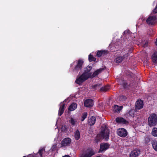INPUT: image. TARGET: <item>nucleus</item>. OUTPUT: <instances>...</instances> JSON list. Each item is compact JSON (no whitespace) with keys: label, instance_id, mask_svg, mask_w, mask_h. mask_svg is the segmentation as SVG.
I'll return each mask as SVG.
<instances>
[{"label":"nucleus","instance_id":"nucleus-12","mask_svg":"<svg viewBox=\"0 0 157 157\" xmlns=\"http://www.w3.org/2000/svg\"><path fill=\"white\" fill-rule=\"evenodd\" d=\"M92 67L91 66H88L85 68L84 69V72L82 73H85V75L89 78H90L92 73L90 72V71L92 69Z\"/></svg>","mask_w":157,"mask_h":157},{"label":"nucleus","instance_id":"nucleus-20","mask_svg":"<svg viewBox=\"0 0 157 157\" xmlns=\"http://www.w3.org/2000/svg\"><path fill=\"white\" fill-rule=\"evenodd\" d=\"M102 86V84L101 83H98L96 84H95L92 86V89L94 90H98L100 91V89L101 88Z\"/></svg>","mask_w":157,"mask_h":157},{"label":"nucleus","instance_id":"nucleus-10","mask_svg":"<svg viewBox=\"0 0 157 157\" xmlns=\"http://www.w3.org/2000/svg\"><path fill=\"white\" fill-rule=\"evenodd\" d=\"M71 142V140L69 138H66L63 139L61 142V147H65L69 145Z\"/></svg>","mask_w":157,"mask_h":157},{"label":"nucleus","instance_id":"nucleus-31","mask_svg":"<svg viewBox=\"0 0 157 157\" xmlns=\"http://www.w3.org/2000/svg\"><path fill=\"white\" fill-rule=\"evenodd\" d=\"M127 99L126 96L124 95H121L119 97V99L120 101H125Z\"/></svg>","mask_w":157,"mask_h":157},{"label":"nucleus","instance_id":"nucleus-35","mask_svg":"<svg viewBox=\"0 0 157 157\" xmlns=\"http://www.w3.org/2000/svg\"><path fill=\"white\" fill-rule=\"evenodd\" d=\"M65 105V104L64 103L62 104V105L60 107V108L64 110Z\"/></svg>","mask_w":157,"mask_h":157},{"label":"nucleus","instance_id":"nucleus-14","mask_svg":"<svg viewBox=\"0 0 157 157\" xmlns=\"http://www.w3.org/2000/svg\"><path fill=\"white\" fill-rule=\"evenodd\" d=\"M115 120L116 122L120 124H128V121H127L124 118L120 117H117L116 119Z\"/></svg>","mask_w":157,"mask_h":157},{"label":"nucleus","instance_id":"nucleus-25","mask_svg":"<svg viewBox=\"0 0 157 157\" xmlns=\"http://www.w3.org/2000/svg\"><path fill=\"white\" fill-rule=\"evenodd\" d=\"M151 139L150 136H147L144 138V142L145 144H147L149 143Z\"/></svg>","mask_w":157,"mask_h":157},{"label":"nucleus","instance_id":"nucleus-26","mask_svg":"<svg viewBox=\"0 0 157 157\" xmlns=\"http://www.w3.org/2000/svg\"><path fill=\"white\" fill-rule=\"evenodd\" d=\"M151 134L154 136H157V128L154 127L152 129L151 132Z\"/></svg>","mask_w":157,"mask_h":157},{"label":"nucleus","instance_id":"nucleus-17","mask_svg":"<svg viewBox=\"0 0 157 157\" xmlns=\"http://www.w3.org/2000/svg\"><path fill=\"white\" fill-rule=\"evenodd\" d=\"M96 120V117L91 116L88 120V124L90 126H92L94 124Z\"/></svg>","mask_w":157,"mask_h":157},{"label":"nucleus","instance_id":"nucleus-11","mask_svg":"<svg viewBox=\"0 0 157 157\" xmlns=\"http://www.w3.org/2000/svg\"><path fill=\"white\" fill-rule=\"evenodd\" d=\"M94 105V101L92 99H87L84 102V106L87 107H91Z\"/></svg>","mask_w":157,"mask_h":157},{"label":"nucleus","instance_id":"nucleus-15","mask_svg":"<svg viewBox=\"0 0 157 157\" xmlns=\"http://www.w3.org/2000/svg\"><path fill=\"white\" fill-rule=\"evenodd\" d=\"M104 69H105L104 68H101L97 69L94 71L92 75H91V76L90 78H92L95 77L96 76L98 75L99 74L101 73L104 70Z\"/></svg>","mask_w":157,"mask_h":157},{"label":"nucleus","instance_id":"nucleus-8","mask_svg":"<svg viewBox=\"0 0 157 157\" xmlns=\"http://www.w3.org/2000/svg\"><path fill=\"white\" fill-rule=\"evenodd\" d=\"M94 154L95 153L93 150H87L81 156V157H91L94 155Z\"/></svg>","mask_w":157,"mask_h":157},{"label":"nucleus","instance_id":"nucleus-22","mask_svg":"<svg viewBox=\"0 0 157 157\" xmlns=\"http://www.w3.org/2000/svg\"><path fill=\"white\" fill-rule=\"evenodd\" d=\"M151 144L154 150L157 151V141L155 139L151 141Z\"/></svg>","mask_w":157,"mask_h":157},{"label":"nucleus","instance_id":"nucleus-41","mask_svg":"<svg viewBox=\"0 0 157 157\" xmlns=\"http://www.w3.org/2000/svg\"><path fill=\"white\" fill-rule=\"evenodd\" d=\"M23 157H27L26 156H24Z\"/></svg>","mask_w":157,"mask_h":157},{"label":"nucleus","instance_id":"nucleus-34","mask_svg":"<svg viewBox=\"0 0 157 157\" xmlns=\"http://www.w3.org/2000/svg\"><path fill=\"white\" fill-rule=\"evenodd\" d=\"M64 109H61L59 108V112H58V115L59 116H61L62 114L63 113L64 111Z\"/></svg>","mask_w":157,"mask_h":157},{"label":"nucleus","instance_id":"nucleus-32","mask_svg":"<svg viewBox=\"0 0 157 157\" xmlns=\"http://www.w3.org/2000/svg\"><path fill=\"white\" fill-rule=\"evenodd\" d=\"M122 86L124 89H127L129 87L128 83L125 81H123V82Z\"/></svg>","mask_w":157,"mask_h":157},{"label":"nucleus","instance_id":"nucleus-40","mask_svg":"<svg viewBox=\"0 0 157 157\" xmlns=\"http://www.w3.org/2000/svg\"><path fill=\"white\" fill-rule=\"evenodd\" d=\"M141 20H144V18L143 17H142V18H141Z\"/></svg>","mask_w":157,"mask_h":157},{"label":"nucleus","instance_id":"nucleus-36","mask_svg":"<svg viewBox=\"0 0 157 157\" xmlns=\"http://www.w3.org/2000/svg\"><path fill=\"white\" fill-rule=\"evenodd\" d=\"M153 13H157V5L155 7L153 11Z\"/></svg>","mask_w":157,"mask_h":157},{"label":"nucleus","instance_id":"nucleus-29","mask_svg":"<svg viewBox=\"0 0 157 157\" xmlns=\"http://www.w3.org/2000/svg\"><path fill=\"white\" fill-rule=\"evenodd\" d=\"M89 60L90 62H91L92 61H95L96 60V59L94 58L93 56L91 55L90 54L89 55Z\"/></svg>","mask_w":157,"mask_h":157},{"label":"nucleus","instance_id":"nucleus-28","mask_svg":"<svg viewBox=\"0 0 157 157\" xmlns=\"http://www.w3.org/2000/svg\"><path fill=\"white\" fill-rule=\"evenodd\" d=\"M77 121L76 119L71 117L69 120V122L72 125L74 126L77 122Z\"/></svg>","mask_w":157,"mask_h":157},{"label":"nucleus","instance_id":"nucleus-5","mask_svg":"<svg viewBox=\"0 0 157 157\" xmlns=\"http://www.w3.org/2000/svg\"><path fill=\"white\" fill-rule=\"evenodd\" d=\"M110 145L108 143H103L100 144V149L98 151V153H101L105 151L109 148Z\"/></svg>","mask_w":157,"mask_h":157},{"label":"nucleus","instance_id":"nucleus-33","mask_svg":"<svg viewBox=\"0 0 157 157\" xmlns=\"http://www.w3.org/2000/svg\"><path fill=\"white\" fill-rule=\"evenodd\" d=\"M45 149L44 148H42L40 149L38 152V153L39 154L40 156V157H42V154L44 151H45Z\"/></svg>","mask_w":157,"mask_h":157},{"label":"nucleus","instance_id":"nucleus-4","mask_svg":"<svg viewBox=\"0 0 157 157\" xmlns=\"http://www.w3.org/2000/svg\"><path fill=\"white\" fill-rule=\"evenodd\" d=\"M89 78V77L86 76L85 73H82L79 77H77L75 81V82L78 84L81 85Z\"/></svg>","mask_w":157,"mask_h":157},{"label":"nucleus","instance_id":"nucleus-9","mask_svg":"<svg viewBox=\"0 0 157 157\" xmlns=\"http://www.w3.org/2000/svg\"><path fill=\"white\" fill-rule=\"evenodd\" d=\"M140 153V150L136 149L131 151L129 154V157H138Z\"/></svg>","mask_w":157,"mask_h":157},{"label":"nucleus","instance_id":"nucleus-21","mask_svg":"<svg viewBox=\"0 0 157 157\" xmlns=\"http://www.w3.org/2000/svg\"><path fill=\"white\" fill-rule=\"evenodd\" d=\"M74 137L76 140H78L80 137V133L78 129L76 130L75 132Z\"/></svg>","mask_w":157,"mask_h":157},{"label":"nucleus","instance_id":"nucleus-18","mask_svg":"<svg viewBox=\"0 0 157 157\" xmlns=\"http://www.w3.org/2000/svg\"><path fill=\"white\" fill-rule=\"evenodd\" d=\"M123 107L122 105L119 106L117 105H115L114 107V112L117 113H120Z\"/></svg>","mask_w":157,"mask_h":157},{"label":"nucleus","instance_id":"nucleus-27","mask_svg":"<svg viewBox=\"0 0 157 157\" xmlns=\"http://www.w3.org/2000/svg\"><path fill=\"white\" fill-rule=\"evenodd\" d=\"M106 52L105 50L98 51L97 52L96 55L98 57L101 56L103 54H105Z\"/></svg>","mask_w":157,"mask_h":157},{"label":"nucleus","instance_id":"nucleus-38","mask_svg":"<svg viewBox=\"0 0 157 157\" xmlns=\"http://www.w3.org/2000/svg\"><path fill=\"white\" fill-rule=\"evenodd\" d=\"M62 157H71V156L69 155H65V156H63Z\"/></svg>","mask_w":157,"mask_h":157},{"label":"nucleus","instance_id":"nucleus-6","mask_svg":"<svg viewBox=\"0 0 157 157\" xmlns=\"http://www.w3.org/2000/svg\"><path fill=\"white\" fill-rule=\"evenodd\" d=\"M157 18V16L156 15L150 16L147 19L146 21L148 24L152 25Z\"/></svg>","mask_w":157,"mask_h":157},{"label":"nucleus","instance_id":"nucleus-13","mask_svg":"<svg viewBox=\"0 0 157 157\" xmlns=\"http://www.w3.org/2000/svg\"><path fill=\"white\" fill-rule=\"evenodd\" d=\"M143 101L141 99L138 100L136 103L135 109H140L143 108Z\"/></svg>","mask_w":157,"mask_h":157},{"label":"nucleus","instance_id":"nucleus-3","mask_svg":"<svg viewBox=\"0 0 157 157\" xmlns=\"http://www.w3.org/2000/svg\"><path fill=\"white\" fill-rule=\"evenodd\" d=\"M147 123L150 127L156 125L157 124V115L155 113L150 115L148 119Z\"/></svg>","mask_w":157,"mask_h":157},{"label":"nucleus","instance_id":"nucleus-7","mask_svg":"<svg viewBox=\"0 0 157 157\" xmlns=\"http://www.w3.org/2000/svg\"><path fill=\"white\" fill-rule=\"evenodd\" d=\"M117 134L120 137H124L128 134L127 130L124 128H119L117 130Z\"/></svg>","mask_w":157,"mask_h":157},{"label":"nucleus","instance_id":"nucleus-19","mask_svg":"<svg viewBox=\"0 0 157 157\" xmlns=\"http://www.w3.org/2000/svg\"><path fill=\"white\" fill-rule=\"evenodd\" d=\"M151 59L152 62L155 63H157V52L155 51L152 55Z\"/></svg>","mask_w":157,"mask_h":157},{"label":"nucleus","instance_id":"nucleus-30","mask_svg":"<svg viewBox=\"0 0 157 157\" xmlns=\"http://www.w3.org/2000/svg\"><path fill=\"white\" fill-rule=\"evenodd\" d=\"M87 114L86 112H84L82 114L81 119V121H83L86 118Z\"/></svg>","mask_w":157,"mask_h":157},{"label":"nucleus","instance_id":"nucleus-39","mask_svg":"<svg viewBox=\"0 0 157 157\" xmlns=\"http://www.w3.org/2000/svg\"><path fill=\"white\" fill-rule=\"evenodd\" d=\"M155 44L157 46V38L156 39V41L155 42Z\"/></svg>","mask_w":157,"mask_h":157},{"label":"nucleus","instance_id":"nucleus-23","mask_svg":"<svg viewBox=\"0 0 157 157\" xmlns=\"http://www.w3.org/2000/svg\"><path fill=\"white\" fill-rule=\"evenodd\" d=\"M77 104L75 103L71 104L69 106L68 110L72 111L75 109L77 108Z\"/></svg>","mask_w":157,"mask_h":157},{"label":"nucleus","instance_id":"nucleus-37","mask_svg":"<svg viewBox=\"0 0 157 157\" xmlns=\"http://www.w3.org/2000/svg\"><path fill=\"white\" fill-rule=\"evenodd\" d=\"M29 156L30 157H36V155H29Z\"/></svg>","mask_w":157,"mask_h":157},{"label":"nucleus","instance_id":"nucleus-16","mask_svg":"<svg viewBox=\"0 0 157 157\" xmlns=\"http://www.w3.org/2000/svg\"><path fill=\"white\" fill-rule=\"evenodd\" d=\"M128 55V53L125 54L122 56H118L115 59V61L117 63H119L121 62L124 59L125 57L126 56L127 57Z\"/></svg>","mask_w":157,"mask_h":157},{"label":"nucleus","instance_id":"nucleus-1","mask_svg":"<svg viewBox=\"0 0 157 157\" xmlns=\"http://www.w3.org/2000/svg\"><path fill=\"white\" fill-rule=\"evenodd\" d=\"M109 131L107 128L106 126L105 127H102L101 132L97 135L95 141L97 143L102 139H105V141H107L109 139Z\"/></svg>","mask_w":157,"mask_h":157},{"label":"nucleus","instance_id":"nucleus-24","mask_svg":"<svg viewBox=\"0 0 157 157\" xmlns=\"http://www.w3.org/2000/svg\"><path fill=\"white\" fill-rule=\"evenodd\" d=\"M110 86L109 85H106L103 87H102L100 89V92H106L109 90Z\"/></svg>","mask_w":157,"mask_h":157},{"label":"nucleus","instance_id":"nucleus-2","mask_svg":"<svg viewBox=\"0 0 157 157\" xmlns=\"http://www.w3.org/2000/svg\"><path fill=\"white\" fill-rule=\"evenodd\" d=\"M84 61L83 59H79L78 61L73 62L71 64V66H72L76 63V65L74 67L73 71L76 73H78L79 71H81L82 69V66L83 65Z\"/></svg>","mask_w":157,"mask_h":157}]
</instances>
